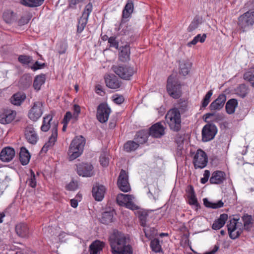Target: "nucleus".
<instances>
[{"label":"nucleus","mask_w":254,"mask_h":254,"mask_svg":"<svg viewBox=\"0 0 254 254\" xmlns=\"http://www.w3.org/2000/svg\"><path fill=\"white\" fill-rule=\"evenodd\" d=\"M133 10V4L132 1H128L123 11V18H128L132 13Z\"/></svg>","instance_id":"34"},{"label":"nucleus","mask_w":254,"mask_h":254,"mask_svg":"<svg viewBox=\"0 0 254 254\" xmlns=\"http://www.w3.org/2000/svg\"><path fill=\"white\" fill-rule=\"evenodd\" d=\"M78 187V183L77 181H72L70 182L66 186V188L69 190H74Z\"/></svg>","instance_id":"57"},{"label":"nucleus","mask_w":254,"mask_h":254,"mask_svg":"<svg viewBox=\"0 0 254 254\" xmlns=\"http://www.w3.org/2000/svg\"><path fill=\"white\" fill-rule=\"evenodd\" d=\"M85 144V139L81 135L76 136L72 140L67 152L70 161H72L81 155Z\"/></svg>","instance_id":"3"},{"label":"nucleus","mask_w":254,"mask_h":254,"mask_svg":"<svg viewBox=\"0 0 254 254\" xmlns=\"http://www.w3.org/2000/svg\"><path fill=\"white\" fill-rule=\"evenodd\" d=\"M105 80L106 86L110 88L116 89L121 86L119 79L114 75H108Z\"/></svg>","instance_id":"20"},{"label":"nucleus","mask_w":254,"mask_h":254,"mask_svg":"<svg viewBox=\"0 0 254 254\" xmlns=\"http://www.w3.org/2000/svg\"><path fill=\"white\" fill-rule=\"evenodd\" d=\"M226 100V97L225 95L220 94L216 100L210 104L209 106L210 110L215 111L221 109L223 107Z\"/></svg>","instance_id":"19"},{"label":"nucleus","mask_w":254,"mask_h":254,"mask_svg":"<svg viewBox=\"0 0 254 254\" xmlns=\"http://www.w3.org/2000/svg\"><path fill=\"white\" fill-rule=\"evenodd\" d=\"M199 23V18L195 17L189 25L188 30L190 32L192 31L198 27Z\"/></svg>","instance_id":"53"},{"label":"nucleus","mask_w":254,"mask_h":254,"mask_svg":"<svg viewBox=\"0 0 254 254\" xmlns=\"http://www.w3.org/2000/svg\"><path fill=\"white\" fill-rule=\"evenodd\" d=\"M15 154V151L12 148L5 147L1 150L0 153V159L2 162H8L12 160Z\"/></svg>","instance_id":"18"},{"label":"nucleus","mask_w":254,"mask_h":254,"mask_svg":"<svg viewBox=\"0 0 254 254\" xmlns=\"http://www.w3.org/2000/svg\"><path fill=\"white\" fill-rule=\"evenodd\" d=\"M15 113L10 110L0 112V123L6 124L10 123L14 119Z\"/></svg>","instance_id":"21"},{"label":"nucleus","mask_w":254,"mask_h":254,"mask_svg":"<svg viewBox=\"0 0 254 254\" xmlns=\"http://www.w3.org/2000/svg\"><path fill=\"white\" fill-rule=\"evenodd\" d=\"M191 192L189 197V203L191 205L197 206L198 203L197 202V198L194 194V191L192 186H190Z\"/></svg>","instance_id":"48"},{"label":"nucleus","mask_w":254,"mask_h":254,"mask_svg":"<svg viewBox=\"0 0 254 254\" xmlns=\"http://www.w3.org/2000/svg\"><path fill=\"white\" fill-rule=\"evenodd\" d=\"M97 119L101 123H106L111 113V109L106 103L100 104L97 107Z\"/></svg>","instance_id":"10"},{"label":"nucleus","mask_w":254,"mask_h":254,"mask_svg":"<svg viewBox=\"0 0 254 254\" xmlns=\"http://www.w3.org/2000/svg\"><path fill=\"white\" fill-rule=\"evenodd\" d=\"M43 104L42 102L37 101L34 103L28 113L29 118L33 121H36L43 114Z\"/></svg>","instance_id":"11"},{"label":"nucleus","mask_w":254,"mask_h":254,"mask_svg":"<svg viewBox=\"0 0 254 254\" xmlns=\"http://www.w3.org/2000/svg\"><path fill=\"white\" fill-rule=\"evenodd\" d=\"M242 220L244 222V226H243L246 230H249L252 224V216L248 214L245 215L242 217Z\"/></svg>","instance_id":"43"},{"label":"nucleus","mask_w":254,"mask_h":254,"mask_svg":"<svg viewBox=\"0 0 254 254\" xmlns=\"http://www.w3.org/2000/svg\"><path fill=\"white\" fill-rule=\"evenodd\" d=\"M193 163L195 169L204 168L207 163L206 153L201 149L198 150L194 156Z\"/></svg>","instance_id":"12"},{"label":"nucleus","mask_w":254,"mask_h":254,"mask_svg":"<svg viewBox=\"0 0 254 254\" xmlns=\"http://www.w3.org/2000/svg\"><path fill=\"white\" fill-rule=\"evenodd\" d=\"M238 106V101L235 99H231L226 103L225 108L226 112L229 114H233L235 109Z\"/></svg>","instance_id":"32"},{"label":"nucleus","mask_w":254,"mask_h":254,"mask_svg":"<svg viewBox=\"0 0 254 254\" xmlns=\"http://www.w3.org/2000/svg\"><path fill=\"white\" fill-rule=\"evenodd\" d=\"M13 12L11 11H7L3 13V18L6 23H10L12 22L13 20Z\"/></svg>","instance_id":"52"},{"label":"nucleus","mask_w":254,"mask_h":254,"mask_svg":"<svg viewBox=\"0 0 254 254\" xmlns=\"http://www.w3.org/2000/svg\"><path fill=\"white\" fill-rule=\"evenodd\" d=\"M18 61L23 64H27L30 63L32 59L30 56L26 55H20L18 58Z\"/></svg>","instance_id":"50"},{"label":"nucleus","mask_w":254,"mask_h":254,"mask_svg":"<svg viewBox=\"0 0 254 254\" xmlns=\"http://www.w3.org/2000/svg\"><path fill=\"white\" fill-rule=\"evenodd\" d=\"M109 241L113 254H132L128 238L123 233L114 232L110 237Z\"/></svg>","instance_id":"1"},{"label":"nucleus","mask_w":254,"mask_h":254,"mask_svg":"<svg viewBox=\"0 0 254 254\" xmlns=\"http://www.w3.org/2000/svg\"><path fill=\"white\" fill-rule=\"evenodd\" d=\"M30 177L27 181V182L29 186L34 188L36 187L37 185L35 174L32 170H30Z\"/></svg>","instance_id":"46"},{"label":"nucleus","mask_w":254,"mask_h":254,"mask_svg":"<svg viewBox=\"0 0 254 254\" xmlns=\"http://www.w3.org/2000/svg\"><path fill=\"white\" fill-rule=\"evenodd\" d=\"M186 107L183 108H173L170 109L165 116L166 121L170 128L176 132H178L181 128V114L186 110Z\"/></svg>","instance_id":"2"},{"label":"nucleus","mask_w":254,"mask_h":254,"mask_svg":"<svg viewBox=\"0 0 254 254\" xmlns=\"http://www.w3.org/2000/svg\"><path fill=\"white\" fill-rule=\"evenodd\" d=\"M213 91L212 90H209L205 95L202 101V107L203 108L206 107L210 102V99L212 95Z\"/></svg>","instance_id":"49"},{"label":"nucleus","mask_w":254,"mask_h":254,"mask_svg":"<svg viewBox=\"0 0 254 254\" xmlns=\"http://www.w3.org/2000/svg\"><path fill=\"white\" fill-rule=\"evenodd\" d=\"M210 176V172L208 170H205L203 174V177L201 179L200 182L202 184H204L206 183Z\"/></svg>","instance_id":"58"},{"label":"nucleus","mask_w":254,"mask_h":254,"mask_svg":"<svg viewBox=\"0 0 254 254\" xmlns=\"http://www.w3.org/2000/svg\"><path fill=\"white\" fill-rule=\"evenodd\" d=\"M25 136L27 141L32 144H36L39 139L38 135L32 125H28L25 128Z\"/></svg>","instance_id":"16"},{"label":"nucleus","mask_w":254,"mask_h":254,"mask_svg":"<svg viewBox=\"0 0 254 254\" xmlns=\"http://www.w3.org/2000/svg\"><path fill=\"white\" fill-rule=\"evenodd\" d=\"M44 0H21V3L23 5L30 7H37L41 5Z\"/></svg>","instance_id":"38"},{"label":"nucleus","mask_w":254,"mask_h":254,"mask_svg":"<svg viewBox=\"0 0 254 254\" xmlns=\"http://www.w3.org/2000/svg\"><path fill=\"white\" fill-rule=\"evenodd\" d=\"M82 1L83 0H69V6L75 8L76 5Z\"/></svg>","instance_id":"63"},{"label":"nucleus","mask_w":254,"mask_h":254,"mask_svg":"<svg viewBox=\"0 0 254 254\" xmlns=\"http://www.w3.org/2000/svg\"><path fill=\"white\" fill-rule=\"evenodd\" d=\"M58 124H55L52 129V134L49 138V140L43 146L41 152L46 153L49 149L52 148L57 141L58 136Z\"/></svg>","instance_id":"15"},{"label":"nucleus","mask_w":254,"mask_h":254,"mask_svg":"<svg viewBox=\"0 0 254 254\" xmlns=\"http://www.w3.org/2000/svg\"><path fill=\"white\" fill-rule=\"evenodd\" d=\"M249 88L245 84H241L236 89V93L242 98H244L249 92Z\"/></svg>","instance_id":"41"},{"label":"nucleus","mask_w":254,"mask_h":254,"mask_svg":"<svg viewBox=\"0 0 254 254\" xmlns=\"http://www.w3.org/2000/svg\"><path fill=\"white\" fill-rule=\"evenodd\" d=\"M112 69L120 77L125 80L130 79L135 72L132 67L125 64L114 65Z\"/></svg>","instance_id":"6"},{"label":"nucleus","mask_w":254,"mask_h":254,"mask_svg":"<svg viewBox=\"0 0 254 254\" xmlns=\"http://www.w3.org/2000/svg\"><path fill=\"white\" fill-rule=\"evenodd\" d=\"M150 247L152 250L155 253L159 252L161 249L159 241L157 239H154L151 241Z\"/></svg>","instance_id":"45"},{"label":"nucleus","mask_w":254,"mask_h":254,"mask_svg":"<svg viewBox=\"0 0 254 254\" xmlns=\"http://www.w3.org/2000/svg\"><path fill=\"white\" fill-rule=\"evenodd\" d=\"M118 186L121 190L128 192L130 188L128 182V176L125 170H122L118 180Z\"/></svg>","instance_id":"13"},{"label":"nucleus","mask_w":254,"mask_h":254,"mask_svg":"<svg viewBox=\"0 0 254 254\" xmlns=\"http://www.w3.org/2000/svg\"><path fill=\"white\" fill-rule=\"evenodd\" d=\"M93 167L90 164L81 163L77 165V173L84 177H90L93 175Z\"/></svg>","instance_id":"14"},{"label":"nucleus","mask_w":254,"mask_h":254,"mask_svg":"<svg viewBox=\"0 0 254 254\" xmlns=\"http://www.w3.org/2000/svg\"><path fill=\"white\" fill-rule=\"evenodd\" d=\"M114 214V211L113 210L103 212L101 218V222L105 224H108L112 222Z\"/></svg>","instance_id":"31"},{"label":"nucleus","mask_w":254,"mask_h":254,"mask_svg":"<svg viewBox=\"0 0 254 254\" xmlns=\"http://www.w3.org/2000/svg\"><path fill=\"white\" fill-rule=\"evenodd\" d=\"M45 81V76L44 74H41L35 77L33 87L34 89L37 91L40 89L41 86Z\"/></svg>","instance_id":"37"},{"label":"nucleus","mask_w":254,"mask_h":254,"mask_svg":"<svg viewBox=\"0 0 254 254\" xmlns=\"http://www.w3.org/2000/svg\"><path fill=\"white\" fill-rule=\"evenodd\" d=\"M92 4L90 2L85 6L82 16L78 21L77 29L78 33H81L85 27L88 22L89 16L92 11Z\"/></svg>","instance_id":"8"},{"label":"nucleus","mask_w":254,"mask_h":254,"mask_svg":"<svg viewBox=\"0 0 254 254\" xmlns=\"http://www.w3.org/2000/svg\"><path fill=\"white\" fill-rule=\"evenodd\" d=\"M254 24V8L251 9L238 18V26L243 32L248 31Z\"/></svg>","instance_id":"4"},{"label":"nucleus","mask_w":254,"mask_h":254,"mask_svg":"<svg viewBox=\"0 0 254 254\" xmlns=\"http://www.w3.org/2000/svg\"><path fill=\"white\" fill-rule=\"evenodd\" d=\"M146 238L151 239L157 234V230L154 228H146L143 229Z\"/></svg>","instance_id":"44"},{"label":"nucleus","mask_w":254,"mask_h":254,"mask_svg":"<svg viewBox=\"0 0 254 254\" xmlns=\"http://www.w3.org/2000/svg\"><path fill=\"white\" fill-rule=\"evenodd\" d=\"M191 67V63L189 60H183L179 63V73L186 76L189 73Z\"/></svg>","instance_id":"24"},{"label":"nucleus","mask_w":254,"mask_h":254,"mask_svg":"<svg viewBox=\"0 0 254 254\" xmlns=\"http://www.w3.org/2000/svg\"><path fill=\"white\" fill-rule=\"evenodd\" d=\"M136 215L138 217L141 226L145 227L146 224V219L148 216L147 212L144 210H137L135 212Z\"/></svg>","instance_id":"39"},{"label":"nucleus","mask_w":254,"mask_h":254,"mask_svg":"<svg viewBox=\"0 0 254 254\" xmlns=\"http://www.w3.org/2000/svg\"><path fill=\"white\" fill-rule=\"evenodd\" d=\"M138 144L133 141H128L124 145V149L127 152H131L136 149Z\"/></svg>","instance_id":"42"},{"label":"nucleus","mask_w":254,"mask_h":254,"mask_svg":"<svg viewBox=\"0 0 254 254\" xmlns=\"http://www.w3.org/2000/svg\"><path fill=\"white\" fill-rule=\"evenodd\" d=\"M174 77L170 75L167 80V90L169 94L174 99L181 96V86L174 80Z\"/></svg>","instance_id":"7"},{"label":"nucleus","mask_w":254,"mask_h":254,"mask_svg":"<svg viewBox=\"0 0 254 254\" xmlns=\"http://www.w3.org/2000/svg\"><path fill=\"white\" fill-rule=\"evenodd\" d=\"M165 127L160 122L152 125L149 129V134L150 136L160 138L165 134Z\"/></svg>","instance_id":"17"},{"label":"nucleus","mask_w":254,"mask_h":254,"mask_svg":"<svg viewBox=\"0 0 254 254\" xmlns=\"http://www.w3.org/2000/svg\"><path fill=\"white\" fill-rule=\"evenodd\" d=\"M217 132L216 126L212 124H207L202 129V140L204 142L213 139Z\"/></svg>","instance_id":"9"},{"label":"nucleus","mask_w":254,"mask_h":254,"mask_svg":"<svg viewBox=\"0 0 254 254\" xmlns=\"http://www.w3.org/2000/svg\"><path fill=\"white\" fill-rule=\"evenodd\" d=\"M109 158L107 156V154L105 153L102 154L100 157V162L102 166L104 167L107 166L109 164Z\"/></svg>","instance_id":"56"},{"label":"nucleus","mask_w":254,"mask_h":254,"mask_svg":"<svg viewBox=\"0 0 254 254\" xmlns=\"http://www.w3.org/2000/svg\"><path fill=\"white\" fill-rule=\"evenodd\" d=\"M45 65V64L44 63L43 64H40L38 62H36L34 64L33 66H32V69H33L34 70H37L38 69H41L43 68Z\"/></svg>","instance_id":"61"},{"label":"nucleus","mask_w":254,"mask_h":254,"mask_svg":"<svg viewBox=\"0 0 254 254\" xmlns=\"http://www.w3.org/2000/svg\"><path fill=\"white\" fill-rule=\"evenodd\" d=\"M25 94L21 93H17L14 94L11 98V102L15 105H20L21 103L25 99Z\"/></svg>","instance_id":"33"},{"label":"nucleus","mask_w":254,"mask_h":254,"mask_svg":"<svg viewBox=\"0 0 254 254\" xmlns=\"http://www.w3.org/2000/svg\"><path fill=\"white\" fill-rule=\"evenodd\" d=\"M130 47L128 45H126L121 48L120 58L122 61H126L129 59Z\"/></svg>","instance_id":"35"},{"label":"nucleus","mask_w":254,"mask_h":254,"mask_svg":"<svg viewBox=\"0 0 254 254\" xmlns=\"http://www.w3.org/2000/svg\"><path fill=\"white\" fill-rule=\"evenodd\" d=\"M104 246V243L96 240L93 242L89 246V252L90 254H98V252L102 250Z\"/></svg>","instance_id":"27"},{"label":"nucleus","mask_w":254,"mask_h":254,"mask_svg":"<svg viewBox=\"0 0 254 254\" xmlns=\"http://www.w3.org/2000/svg\"><path fill=\"white\" fill-rule=\"evenodd\" d=\"M204 205L208 208L213 209H217L223 206L224 203L222 200H219L217 202H212L209 201L207 198H205L203 199Z\"/></svg>","instance_id":"36"},{"label":"nucleus","mask_w":254,"mask_h":254,"mask_svg":"<svg viewBox=\"0 0 254 254\" xmlns=\"http://www.w3.org/2000/svg\"><path fill=\"white\" fill-rule=\"evenodd\" d=\"M108 43H109L110 47L115 48L116 49H118L119 48V42L116 40V37H111L108 39Z\"/></svg>","instance_id":"54"},{"label":"nucleus","mask_w":254,"mask_h":254,"mask_svg":"<svg viewBox=\"0 0 254 254\" xmlns=\"http://www.w3.org/2000/svg\"><path fill=\"white\" fill-rule=\"evenodd\" d=\"M125 206L127 208L131 210H136L138 209L137 206L133 203L132 200H130V201H129Z\"/></svg>","instance_id":"60"},{"label":"nucleus","mask_w":254,"mask_h":254,"mask_svg":"<svg viewBox=\"0 0 254 254\" xmlns=\"http://www.w3.org/2000/svg\"><path fill=\"white\" fill-rule=\"evenodd\" d=\"M239 220V218H233L229 220L227 224L228 233L232 239L238 238L243 232V225L238 222Z\"/></svg>","instance_id":"5"},{"label":"nucleus","mask_w":254,"mask_h":254,"mask_svg":"<svg viewBox=\"0 0 254 254\" xmlns=\"http://www.w3.org/2000/svg\"><path fill=\"white\" fill-rule=\"evenodd\" d=\"M53 117L51 115H48L43 118L42 125L41 129L43 131H48L50 127V122L52 120Z\"/></svg>","instance_id":"40"},{"label":"nucleus","mask_w":254,"mask_h":254,"mask_svg":"<svg viewBox=\"0 0 254 254\" xmlns=\"http://www.w3.org/2000/svg\"><path fill=\"white\" fill-rule=\"evenodd\" d=\"M113 97L114 102L117 104H121L124 101V98L123 96L116 95Z\"/></svg>","instance_id":"59"},{"label":"nucleus","mask_w":254,"mask_h":254,"mask_svg":"<svg viewBox=\"0 0 254 254\" xmlns=\"http://www.w3.org/2000/svg\"><path fill=\"white\" fill-rule=\"evenodd\" d=\"M16 234L22 238H25L29 235V229L27 225L24 223H19L15 227Z\"/></svg>","instance_id":"25"},{"label":"nucleus","mask_w":254,"mask_h":254,"mask_svg":"<svg viewBox=\"0 0 254 254\" xmlns=\"http://www.w3.org/2000/svg\"><path fill=\"white\" fill-rule=\"evenodd\" d=\"M244 79L249 81L251 85L254 87V74L251 72H247L244 74Z\"/></svg>","instance_id":"51"},{"label":"nucleus","mask_w":254,"mask_h":254,"mask_svg":"<svg viewBox=\"0 0 254 254\" xmlns=\"http://www.w3.org/2000/svg\"><path fill=\"white\" fill-rule=\"evenodd\" d=\"M72 117L71 113L69 111L67 112L64 116L62 123H65L68 124Z\"/></svg>","instance_id":"62"},{"label":"nucleus","mask_w":254,"mask_h":254,"mask_svg":"<svg viewBox=\"0 0 254 254\" xmlns=\"http://www.w3.org/2000/svg\"><path fill=\"white\" fill-rule=\"evenodd\" d=\"M32 81V77L28 75H23L19 81V86L23 89H26L30 86Z\"/></svg>","instance_id":"29"},{"label":"nucleus","mask_w":254,"mask_h":254,"mask_svg":"<svg viewBox=\"0 0 254 254\" xmlns=\"http://www.w3.org/2000/svg\"><path fill=\"white\" fill-rule=\"evenodd\" d=\"M225 174L221 171L214 172L210 178L209 181L211 184H220L223 183L225 180Z\"/></svg>","instance_id":"23"},{"label":"nucleus","mask_w":254,"mask_h":254,"mask_svg":"<svg viewBox=\"0 0 254 254\" xmlns=\"http://www.w3.org/2000/svg\"><path fill=\"white\" fill-rule=\"evenodd\" d=\"M134 197L130 194H119L116 198L118 203L120 205H125L130 200H133Z\"/></svg>","instance_id":"30"},{"label":"nucleus","mask_w":254,"mask_h":254,"mask_svg":"<svg viewBox=\"0 0 254 254\" xmlns=\"http://www.w3.org/2000/svg\"><path fill=\"white\" fill-rule=\"evenodd\" d=\"M30 155L25 147H21L19 152V160L23 165H27L30 160Z\"/></svg>","instance_id":"28"},{"label":"nucleus","mask_w":254,"mask_h":254,"mask_svg":"<svg viewBox=\"0 0 254 254\" xmlns=\"http://www.w3.org/2000/svg\"><path fill=\"white\" fill-rule=\"evenodd\" d=\"M106 189L103 185H96L92 189V195L97 201H101L105 193Z\"/></svg>","instance_id":"22"},{"label":"nucleus","mask_w":254,"mask_h":254,"mask_svg":"<svg viewBox=\"0 0 254 254\" xmlns=\"http://www.w3.org/2000/svg\"><path fill=\"white\" fill-rule=\"evenodd\" d=\"M227 219V214L224 213L221 214L219 218L213 223L212 228L214 230L220 229L224 225Z\"/></svg>","instance_id":"26"},{"label":"nucleus","mask_w":254,"mask_h":254,"mask_svg":"<svg viewBox=\"0 0 254 254\" xmlns=\"http://www.w3.org/2000/svg\"><path fill=\"white\" fill-rule=\"evenodd\" d=\"M135 136V139L136 141V143H138V145L139 144L145 143L147 140V136L142 132H138Z\"/></svg>","instance_id":"47"},{"label":"nucleus","mask_w":254,"mask_h":254,"mask_svg":"<svg viewBox=\"0 0 254 254\" xmlns=\"http://www.w3.org/2000/svg\"><path fill=\"white\" fill-rule=\"evenodd\" d=\"M73 110H74V113H73V117H74L75 118H76L78 114L80 112V108L79 106L77 105H74L73 107Z\"/></svg>","instance_id":"64"},{"label":"nucleus","mask_w":254,"mask_h":254,"mask_svg":"<svg viewBox=\"0 0 254 254\" xmlns=\"http://www.w3.org/2000/svg\"><path fill=\"white\" fill-rule=\"evenodd\" d=\"M31 19V16L30 15L27 14L24 16H22L20 19L18 20V25L20 26H22L25 24H27L29 20Z\"/></svg>","instance_id":"55"}]
</instances>
